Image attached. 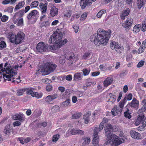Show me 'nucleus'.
<instances>
[{
  "label": "nucleus",
  "instance_id": "38",
  "mask_svg": "<svg viewBox=\"0 0 146 146\" xmlns=\"http://www.w3.org/2000/svg\"><path fill=\"white\" fill-rule=\"evenodd\" d=\"M126 98H124L122 100H121L119 104V106L120 108H122L124 107V105L126 103Z\"/></svg>",
  "mask_w": 146,
  "mask_h": 146
},
{
  "label": "nucleus",
  "instance_id": "41",
  "mask_svg": "<svg viewBox=\"0 0 146 146\" xmlns=\"http://www.w3.org/2000/svg\"><path fill=\"white\" fill-rule=\"evenodd\" d=\"M123 48L122 46H120L118 45L117 46V47L115 49L116 51L118 53H121L122 52L123 50Z\"/></svg>",
  "mask_w": 146,
  "mask_h": 146
},
{
  "label": "nucleus",
  "instance_id": "47",
  "mask_svg": "<svg viewBox=\"0 0 146 146\" xmlns=\"http://www.w3.org/2000/svg\"><path fill=\"white\" fill-rule=\"evenodd\" d=\"M70 101V100L69 99H66L62 103V105L63 106H66L69 104Z\"/></svg>",
  "mask_w": 146,
  "mask_h": 146
},
{
  "label": "nucleus",
  "instance_id": "57",
  "mask_svg": "<svg viewBox=\"0 0 146 146\" xmlns=\"http://www.w3.org/2000/svg\"><path fill=\"white\" fill-rule=\"evenodd\" d=\"M38 2L37 1H35L32 2L31 5L32 7H36L38 5Z\"/></svg>",
  "mask_w": 146,
  "mask_h": 146
},
{
  "label": "nucleus",
  "instance_id": "60",
  "mask_svg": "<svg viewBox=\"0 0 146 146\" xmlns=\"http://www.w3.org/2000/svg\"><path fill=\"white\" fill-rule=\"evenodd\" d=\"M13 8L12 6L8 7L6 9V11L9 13H12L13 12Z\"/></svg>",
  "mask_w": 146,
  "mask_h": 146
},
{
  "label": "nucleus",
  "instance_id": "51",
  "mask_svg": "<svg viewBox=\"0 0 146 146\" xmlns=\"http://www.w3.org/2000/svg\"><path fill=\"white\" fill-rule=\"evenodd\" d=\"M41 112L37 110H35L33 114L35 116V117H38L40 116L41 115Z\"/></svg>",
  "mask_w": 146,
  "mask_h": 146
},
{
  "label": "nucleus",
  "instance_id": "10",
  "mask_svg": "<svg viewBox=\"0 0 146 146\" xmlns=\"http://www.w3.org/2000/svg\"><path fill=\"white\" fill-rule=\"evenodd\" d=\"M25 34L22 32H18L15 35L16 44H18L21 42L25 36Z\"/></svg>",
  "mask_w": 146,
  "mask_h": 146
},
{
  "label": "nucleus",
  "instance_id": "59",
  "mask_svg": "<svg viewBox=\"0 0 146 146\" xmlns=\"http://www.w3.org/2000/svg\"><path fill=\"white\" fill-rule=\"evenodd\" d=\"M132 97V95L131 94H129L127 96L124 98H126V102L127 100H131Z\"/></svg>",
  "mask_w": 146,
  "mask_h": 146
},
{
  "label": "nucleus",
  "instance_id": "52",
  "mask_svg": "<svg viewBox=\"0 0 146 146\" xmlns=\"http://www.w3.org/2000/svg\"><path fill=\"white\" fill-rule=\"evenodd\" d=\"M1 38H0V47L2 48H4L6 47L5 42L3 41H1Z\"/></svg>",
  "mask_w": 146,
  "mask_h": 146
},
{
  "label": "nucleus",
  "instance_id": "54",
  "mask_svg": "<svg viewBox=\"0 0 146 146\" xmlns=\"http://www.w3.org/2000/svg\"><path fill=\"white\" fill-rule=\"evenodd\" d=\"M128 73V71L126 70H123L120 74V76L122 77L127 75Z\"/></svg>",
  "mask_w": 146,
  "mask_h": 146
},
{
  "label": "nucleus",
  "instance_id": "45",
  "mask_svg": "<svg viewBox=\"0 0 146 146\" xmlns=\"http://www.w3.org/2000/svg\"><path fill=\"white\" fill-rule=\"evenodd\" d=\"M106 12V11L105 10H101L99 11L97 15V17L98 18H100L102 15Z\"/></svg>",
  "mask_w": 146,
  "mask_h": 146
},
{
  "label": "nucleus",
  "instance_id": "43",
  "mask_svg": "<svg viewBox=\"0 0 146 146\" xmlns=\"http://www.w3.org/2000/svg\"><path fill=\"white\" fill-rule=\"evenodd\" d=\"M3 78L5 77L6 78L8 79V80L9 81H10L11 80V79H13L14 78H12L13 76V75H12L11 74H9L8 75L6 74L3 75Z\"/></svg>",
  "mask_w": 146,
  "mask_h": 146
},
{
  "label": "nucleus",
  "instance_id": "2",
  "mask_svg": "<svg viewBox=\"0 0 146 146\" xmlns=\"http://www.w3.org/2000/svg\"><path fill=\"white\" fill-rule=\"evenodd\" d=\"M56 66V64H53L52 63L47 62L43 66L44 72L43 75H47L53 72L55 69Z\"/></svg>",
  "mask_w": 146,
  "mask_h": 146
},
{
  "label": "nucleus",
  "instance_id": "5",
  "mask_svg": "<svg viewBox=\"0 0 146 146\" xmlns=\"http://www.w3.org/2000/svg\"><path fill=\"white\" fill-rule=\"evenodd\" d=\"M105 134L106 136H108L114 132L118 131V128L116 125H112L110 123H107L104 126Z\"/></svg>",
  "mask_w": 146,
  "mask_h": 146
},
{
  "label": "nucleus",
  "instance_id": "24",
  "mask_svg": "<svg viewBox=\"0 0 146 146\" xmlns=\"http://www.w3.org/2000/svg\"><path fill=\"white\" fill-rule=\"evenodd\" d=\"M39 7L42 13H45L46 12L47 9V5L46 3L43 4L42 3H40Z\"/></svg>",
  "mask_w": 146,
  "mask_h": 146
},
{
  "label": "nucleus",
  "instance_id": "58",
  "mask_svg": "<svg viewBox=\"0 0 146 146\" xmlns=\"http://www.w3.org/2000/svg\"><path fill=\"white\" fill-rule=\"evenodd\" d=\"M145 48L143 47L142 46H141L138 50V53L139 54L141 53L144 52Z\"/></svg>",
  "mask_w": 146,
  "mask_h": 146
},
{
  "label": "nucleus",
  "instance_id": "48",
  "mask_svg": "<svg viewBox=\"0 0 146 146\" xmlns=\"http://www.w3.org/2000/svg\"><path fill=\"white\" fill-rule=\"evenodd\" d=\"M10 40L13 43H15L16 44L15 36L14 35H12L10 36Z\"/></svg>",
  "mask_w": 146,
  "mask_h": 146
},
{
  "label": "nucleus",
  "instance_id": "36",
  "mask_svg": "<svg viewBox=\"0 0 146 146\" xmlns=\"http://www.w3.org/2000/svg\"><path fill=\"white\" fill-rule=\"evenodd\" d=\"M66 57L65 56L62 55L59 59V62L62 65H63L65 62Z\"/></svg>",
  "mask_w": 146,
  "mask_h": 146
},
{
  "label": "nucleus",
  "instance_id": "35",
  "mask_svg": "<svg viewBox=\"0 0 146 146\" xmlns=\"http://www.w3.org/2000/svg\"><path fill=\"white\" fill-rule=\"evenodd\" d=\"M19 18L18 15V13H15L12 18V20L14 24H15L17 23Z\"/></svg>",
  "mask_w": 146,
  "mask_h": 146
},
{
  "label": "nucleus",
  "instance_id": "39",
  "mask_svg": "<svg viewBox=\"0 0 146 146\" xmlns=\"http://www.w3.org/2000/svg\"><path fill=\"white\" fill-rule=\"evenodd\" d=\"M81 115V113H76L72 114L71 117L72 119H78L79 118Z\"/></svg>",
  "mask_w": 146,
  "mask_h": 146
},
{
  "label": "nucleus",
  "instance_id": "17",
  "mask_svg": "<svg viewBox=\"0 0 146 146\" xmlns=\"http://www.w3.org/2000/svg\"><path fill=\"white\" fill-rule=\"evenodd\" d=\"M130 133L131 137L133 138L139 139L141 138L140 134L135 131H131L130 132Z\"/></svg>",
  "mask_w": 146,
  "mask_h": 146
},
{
  "label": "nucleus",
  "instance_id": "40",
  "mask_svg": "<svg viewBox=\"0 0 146 146\" xmlns=\"http://www.w3.org/2000/svg\"><path fill=\"white\" fill-rule=\"evenodd\" d=\"M23 2H20L18 4L16 5L15 8V11H16L17 10L20 9L21 8L23 7Z\"/></svg>",
  "mask_w": 146,
  "mask_h": 146
},
{
  "label": "nucleus",
  "instance_id": "28",
  "mask_svg": "<svg viewBox=\"0 0 146 146\" xmlns=\"http://www.w3.org/2000/svg\"><path fill=\"white\" fill-rule=\"evenodd\" d=\"M38 14V12L36 10H32L27 15V18L28 20H30L33 16H35Z\"/></svg>",
  "mask_w": 146,
  "mask_h": 146
},
{
  "label": "nucleus",
  "instance_id": "44",
  "mask_svg": "<svg viewBox=\"0 0 146 146\" xmlns=\"http://www.w3.org/2000/svg\"><path fill=\"white\" fill-rule=\"evenodd\" d=\"M117 45H118V44H116L115 42H112L110 44V47L112 50H114L115 49Z\"/></svg>",
  "mask_w": 146,
  "mask_h": 146
},
{
  "label": "nucleus",
  "instance_id": "37",
  "mask_svg": "<svg viewBox=\"0 0 146 146\" xmlns=\"http://www.w3.org/2000/svg\"><path fill=\"white\" fill-rule=\"evenodd\" d=\"M5 73L7 74H11L12 72H13L12 68L11 66H10L7 67L6 68H5Z\"/></svg>",
  "mask_w": 146,
  "mask_h": 146
},
{
  "label": "nucleus",
  "instance_id": "14",
  "mask_svg": "<svg viewBox=\"0 0 146 146\" xmlns=\"http://www.w3.org/2000/svg\"><path fill=\"white\" fill-rule=\"evenodd\" d=\"M28 91L26 92V94L28 95H31L33 97H35L38 98H39L38 94L37 92H33L35 90V88L32 87L28 88Z\"/></svg>",
  "mask_w": 146,
  "mask_h": 146
},
{
  "label": "nucleus",
  "instance_id": "6",
  "mask_svg": "<svg viewBox=\"0 0 146 146\" xmlns=\"http://www.w3.org/2000/svg\"><path fill=\"white\" fill-rule=\"evenodd\" d=\"M37 51L40 53H42L43 52H47L50 51L49 48V45L48 44H46L44 42H40L36 45V47Z\"/></svg>",
  "mask_w": 146,
  "mask_h": 146
},
{
  "label": "nucleus",
  "instance_id": "46",
  "mask_svg": "<svg viewBox=\"0 0 146 146\" xmlns=\"http://www.w3.org/2000/svg\"><path fill=\"white\" fill-rule=\"evenodd\" d=\"M60 137V135L59 134H57L53 136L52 139V142H56L58 141Z\"/></svg>",
  "mask_w": 146,
  "mask_h": 146
},
{
  "label": "nucleus",
  "instance_id": "13",
  "mask_svg": "<svg viewBox=\"0 0 146 146\" xmlns=\"http://www.w3.org/2000/svg\"><path fill=\"white\" fill-rule=\"evenodd\" d=\"M65 56L66 59L70 61L71 64H73V62L75 61L76 60L74 54L72 52H69L66 54Z\"/></svg>",
  "mask_w": 146,
  "mask_h": 146
},
{
  "label": "nucleus",
  "instance_id": "18",
  "mask_svg": "<svg viewBox=\"0 0 146 146\" xmlns=\"http://www.w3.org/2000/svg\"><path fill=\"white\" fill-rule=\"evenodd\" d=\"M122 111V110L121 109L116 106L112 109L111 112L112 115L115 116L119 113L120 114Z\"/></svg>",
  "mask_w": 146,
  "mask_h": 146
},
{
  "label": "nucleus",
  "instance_id": "16",
  "mask_svg": "<svg viewBox=\"0 0 146 146\" xmlns=\"http://www.w3.org/2000/svg\"><path fill=\"white\" fill-rule=\"evenodd\" d=\"M144 117V115L143 113L140 114L138 115V117L135 122V125H138L141 123L142 122Z\"/></svg>",
  "mask_w": 146,
  "mask_h": 146
},
{
  "label": "nucleus",
  "instance_id": "64",
  "mask_svg": "<svg viewBox=\"0 0 146 146\" xmlns=\"http://www.w3.org/2000/svg\"><path fill=\"white\" fill-rule=\"evenodd\" d=\"M65 78L67 80L71 81L72 79V76L71 75H69L65 76Z\"/></svg>",
  "mask_w": 146,
  "mask_h": 146
},
{
  "label": "nucleus",
  "instance_id": "55",
  "mask_svg": "<svg viewBox=\"0 0 146 146\" xmlns=\"http://www.w3.org/2000/svg\"><path fill=\"white\" fill-rule=\"evenodd\" d=\"M90 70H88L86 68H84V69L82 70V71L83 72V74L84 76H87L88 75L90 72Z\"/></svg>",
  "mask_w": 146,
  "mask_h": 146
},
{
  "label": "nucleus",
  "instance_id": "8",
  "mask_svg": "<svg viewBox=\"0 0 146 146\" xmlns=\"http://www.w3.org/2000/svg\"><path fill=\"white\" fill-rule=\"evenodd\" d=\"M60 43H54L55 44L52 46H49V48L50 49V50H55L61 47L63 45L65 44L68 42V40L67 39H65L64 41H61Z\"/></svg>",
  "mask_w": 146,
  "mask_h": 146
},
{
  "label": "nucleus",
  "instance_id": "25",
  "mask_svg": "<svg viewBox=\"0 0 146 146\" xmlns=\"http://www.w3.org/2000/svg\"><path fill=\"white\" fill-rule=\"evenodd\" d=\"M58 9L56 7H52L50 10V14L52 16L57 15L58 13Z\"/></svg>",
  "mask_w": 146,
  "mask_h": 146
},
{
  "label": "nucleus",
  "instance_id": "34",
  "mask_svg": "<svg viewBox=\"0 0 146 146\" xmlns=\"http://www.w3.org/2000/svg\"><path fill=\"white\" fill-rule=\"evenodd\" d=\"M7 127H6L4 130V132L7 135H9L12 131V130L10 128H8V126Z\"/></svg>",
  "mask_w": 146,
  "mask_h": 146
},
{
  "label": "nucleus",
  "instance_id": "42",
  "mask_svg": "<svg viewBox=\"0 0 146 146\" xmlns=\"http://www.w3.org/2000/svg\"><path fill=\"white\" fill-rule=\"evenodd\" d=\"M60 108L57 105L53 106L52 108V111L53 113H56L59 111Z\"/></svg>",
  "mask_w": 146,
  "mask_h": 146
},
{
  "label": "nucleus",
  "instance_id": "50",
  "mask_svg": "<svg viewBox=\"0 0 146 146\" xmlns=\"http://www.w3.org/2000/svg\"><path fill=\"white\" fill-rule=\"evenodd\" d=\"M90 54L89 52H86L84 53V55L82 57V59H86L87 58L90 56Z\"/></svg>",
  "mask_w": 146,
  "mask_h": 146
},
{
  "label": "nucleus",
  "instance_id": "12",
  "mask_svg": "<svg viewBox=\"0 0 146 146\" xmlns=\"http://www.w3.org/2000/svg\"><path fill=\"white\" fill-rule=\"evenodd\" d=\"M13 119L15 120H19L22 122L25 120V117L22 113L16 114L12 117Z\"/></svg>",
  "mask_w": 146,
  "mask_h": 146
},
{
  "label": "nucleus",
  "instance_id": "3",
  "mask_svg": "<svg viewBox=\"0 0 146 146\" xmlns=\"http://www.w3.org/2000/svg\"><path fill=\"white\" fill-rule=\"evenodd\" d=\"M63 34L62 33H54L50 38L48 41L49 43L53 44L54 43L57 44L60 43L61 41H64L62 40Z\"/></svg>",
  "mask_w": 146,
  "mask_h": 146
},
{
  "label": "nucleus",
  "instance_id": "4",
  "mask_svg": "<svg viewBox=\"0 0 146 146\" xmlns=\"http://www.w3.org/2000/svg\"><path fill=\"white\" fill-rule=\"evenodd\" d=\"M109 138L111 141L112 143L111 146H118L119 145L122 143V142L120 139L118 138V137L116 135L111 133L108 136H106Z\"/></svg>",
  "mask_w": 146,
  "mask_h": 146
},
{
  "label": "nucleus",
  "instance_id": "33",
  "mask_svg": "<svg viewBox=\"0 0 146 146\" xmlns=\"http://www.w3.org/2000/svg\"><path fill=\"white\" fill-rule=\"evenodd\" d=\"M110 98L109 99V101L113 103L116 100V96L115 95H113L112 93L110 94Z\"/></svg>",
  "mask_w": 146,
  "mask_h": 146
},
{
  "label": "nucleus",
  "instance_id": "7",
  "mask_svg": "<svg viewBox=\"0 0 146 146\" xmlns=\"http://www.w3.org/2000/svg\"><path fill=\"white\" fill-rule=\"evenodd\" d=\"M94 132L93 144L95 146H99L98 144L99 137L98 136V134L99 132L97 128H95L94 130Z\"/></svg>",
  "mask_w": 146,
  "mask_h": 146
},
{
  "label": "nucleus",
  "instance_id": "1",
  "mask_svg": "<svg viewBox=\"0 0 146 146\" xmlns=\"http://www.w3.org/2000/svg\"><path fill=\"white\" fill-rule=\"evenodd\" d=\"M97 33V34H94L90 37V41L94 42L95 44L97 46H99L101 44L106 45L111 36V30H109L106 31L103 30L102 31L101 29H99Z\"/></svg>",
  "mask_w": 146,
  "mask_h": 146
},
{
  "label": "nucleus",
  "instance_id": "32",
  "mask_svg": "<svg viewBox=\"0 0 146 146\" xmlns=\"http://www.w3.org/2000/svg\"><path fill=\"white\" fill-rule=\"evenodd\" d=\"M141 25L140 24L135 25L133 29V31L136 33L138 32L140 30Z\"/></svg>",
  "mask_w": 146,
  "mask_h": 146
},
{
  "label": "nucleus",
  "instance_id": "30",
  "mask_svg": "<svg viewBox=\"0 0 146 146\" xmlns=\"http://www.w3.org/2000/svg\"><path fill=\"white\" fill-rule=\"evenodd\" d=\"M28 88H25L18 90H17V95L18 96H20L22 95L23 94L25 91H26V92L28 91Z\"/></svg>",
  "mask_w": 146,
  "mask_h": 146
},
{
  "label": "nucleus",
  "instance_id": "20",
  "mask_svg": "<svg viewBox=\"0 0 146 146\" xmlns=\"http://www.w3.org/2000/svg\"><path fill=\"white\" fill-rule=\"evenodd\" d=\"M57 96L58 95L56 94H55L52 95H49L45 98V101L48 103H50L51 101L56 99Z\"/></svg>",
  "mask_w": 146,
  "mask_h": 146
},
{
  "label": "nucleus",
  "instance_id": "11",
  "mask_svg": "<svg viewBox=\"0 0 146 146\" xmlns=\"http://www.w3.org/2000/svg\"><path fill=\"white\" fill-rule=\"evenodd\" d=\"M133 22V19L131 18H129L126 20L125 22L122 24V26L123 27L127 29L128 30L130 29Z\"/></svg>",
  "mask_w": 146,
  "mask_h": 146
},
{
  "label": "nucleus",
  "instance_id": "63",
  "mask_svg": "<svg viewBox=\"0 0 146 146\" xmlns=\"http://www.w3.org/2000/svg\"><path fill=\"white\" fill-rule=\"evenodd\" d=\"M144 61L141 60L140 61L137 65V68H140L144 64Z\"/></svg>",
  "mask_w": 146,
  "mask_h": 146
},
{
  "label": "nucleus",
  "instance_id": "62",
  "mask_svg": "<svg viewBox=\"0 0 146 146\" xmlns=\"http://www.w3.org/2000/svg\"><path fill=\"white\" fill-rule=\"evenodd\" d=\"M46 90L48 92H50L52 89V87L51 85H49L46 86Z\"/></svg>",
  "mask_w": 146,
  "mask_h": 146
},
{
  "label": "nucleus",
  "instance_id": "15",
  "mask_svg": "<svg viewBox=\"0 0 146 146\" xmlns=\"http://www.w3.org/2000/svg\"><path fill=\"white\" fill-rule=\"evenodd\" d=\"M139 102L134 98L131 103L129 104L132 108L137 110L138 108Z\"/></svg>",
  "mask_w": 146,
  "mask_h": 146
},
{
  "label": "nucleus",
  "instance_id": "23",
  "mask_svg": "<svg viewBox=\"0 0 146 146\" xmlns=\"http://www.w3.org/2000/svg\"><path fill=\"white\" fill-rule=\"evenodd\" d=\"M91 115L90 111H88L84 114L83 115V118L85 120L84 122L86 124H87L90 121L89 117Z\"/></svg>",
  "mask_w": 146,
  "mask_h": 146
},
{
  "label": "nucleus",
  "instance_id": "53",
  "mask_svg": "<svg viewBox=\"0 0 146 146\" xmlns=\"http://www.w3.org/2000/svg\"><path fill=\"white\" fill-rule=\"evenodd\" d=\"M130 12V10L129 8H127L124 11V12L122 14L123 15L127 16L129 14Z\"/></svg>",
  "mask_w": 146,
  "mask_h": 146
},
{
  "label": "nucleus",
  "instance_id": "26",
  "mask_svg": "<svg viewBox=\"0 0 146 146\" xmlns=\"http://www.w3.org/2000/svg\"><path fill=\"white\" fill-rule=\"evenodd\" d=\"M146 3V0H137V4L138 8L140 9Z\"/></svg>",
  "mask_w": 146,
  "mask_h": 146
},
{
  "label": "nucleus",
  "instance_id": "21",
  "mask_svg": "<svg viewBox=\"0 0 146 146\" xmlns=\"http://www.w3.org/2000/svg\"><path fill=\"white\" fill-rule=\"evenodd\" d=\"M108 121V119L106 118H104L102 121L100 123V125L99 127H96L95 128H97L99 132H100L102 130L104 126V123H107Z\"/></svg>",
  "mask_w": 146,
  "mask_h": 146
},
{
  "label": "nucleus",
  "instance_id": "19",
  "mask_svg": "<svg viewBox=\"0 0 146 146\" xmlns=\"http://www.w3.org/2000/svg\"><path fill=\"white\" fill-rule=\"evenodd\" d=\"M70 132L72 135L78 134L83 135L84 134V131L79 129H73L70 130Z\"/></svg>",
  "mask_w": 146,
  "mask_h": 146
},
{
  "label": "nucleus",
  "instance_id": "61",
  "mask_svg": "<svg viewBox=\"0 0 146 146\" xmlns=\"http://www.w3.org/2000/svg\"><path fill=\"white\" fill-rule=\"evenodd\" d=\"M21 122L19 121H15L13 123V125L14 127H15L16 126H20L21 125Z\"/></svg>",
  "mask_w": 146,
  "mask_h": 146
},
{
  "label": "nucleus",
  "instance_id": "27",
  "mask_svg": "<svg viewBox=\"0 0 146 146\" xmlns=\"http://www.w3.org/2000/svg\"><path fill=\"white\" fill-rule=\"evenodd\" d=\"M113 82V78L110 77H108L104 81V86L105 87H107L111 84Z\"/></svg>",
  "mask_w": 146,
  "mask_h": 146
},
{
  "label": "nucleus",
  "instance_id": "29",
  "mask_svg": "<svg viewBox=\"0 0 146 146\" xmlns=\"http://www.w3.org/2000/svg\"><path fill=\"white\" fill-rule=\"evenodd\" d=\"M82 139L84 141L82 143V145L85 146L88 145L90 141V139L89 137H82Z\"/></svg>",
  "mask_w": 146,
  "mask_h": 146
},
{
  "label": "nucleus",
  "instance_id": "9",
  "mask_svg": "<svg viewBox=\"0 0 146 146\" xmlns=\"http://www.w3.org/2000/svg\"><path fill=\"white\" fill-rule=\"evenodd\" d=\"M96 0H80V4L82 9H84L86 6H89L91 5L93 1Z\"/></svg>",
  "mask_w": 146,
  "mask_h": 146
},
{
  "label": "nucleus",
  "instance_id": "22",
  "mask_svg": "<svg viewBox=\"0 0 146 146\" xmlns=\"http://www.w3.org/2000/svg\"><path fill=\"white\" fill-rule=\"evenodd\" d=\"M83 73L82 72H77L74 75V79L75 81L80 80L83 77Z\"/></svg>",
  "mask_w": 146,
  "mask_h": 146
},
{
  "label": "nucleus",
  "instance_id": "49",
  "mask_svg": "<svg viewBox=\"0 0 146 146\" xmlns=\"http://www.w3.org/2000/svg\"><path fill=\"white\" fill-rule=\"evenodd\" d=\"M50 23L48 21H44L41 24V27H48L50 25Z\"/></svg>",
  "mask_w": 146,
  "mask_h": 146
},
{
  "label": "nucleus",
  "instance_id": "56",
  "mask_svg": "<svg viewBox=\"0 0 146 146\" xmlns=\"http://www.w3.org/2000/svg\"><path fill=\"white\" fill-rule=\"evenodd\" d=\"M18 26H23V20L22 18L20 19L18 21V22L17 24Z\"/></svg>",
  "mask_w": 146,
  "mask_h": 146
},
{
  "label": "nucleus",
  "instance_id": "31",
  "mask_svg": "<svg viewBox=\"0 0 146 146\" xmlns=\"http://www.w3.org/2000/svg\"><path fill=\"white\" fill-rule=\"evenodd\" d=\"M146 111V102L143 105V106L138 111V113L142 114H144L143 112Z\"/></svg>",
  "mask_w": 146,
  "mask_h": 146
}]
</instances>
